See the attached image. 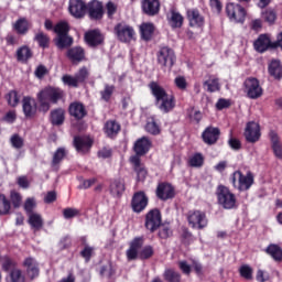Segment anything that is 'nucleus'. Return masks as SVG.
Masks as SVG:
<instances>
[{"mask_svg": "<svg viewBox=\"0 0 282 282\" xmlns=\"http://www.w3.org/2000/svg\"><path fill=\"white\" fill-rule=\"evenodd\" d=\"M94 251H95L94 247L86 246V247H84V250H82V252H79V256H82V258H84V260H86V262H89L91 260Z\"/></svg>", "mask_w": 282, "mask_h": 282, "instance_id": "680f3d73", "label": "nucleus"}, {"mask_svg": "<svg viewBox=\"0 0 282 282\" xmlns=\"http://www.w3.org/2000/svg\"><path fill=\"white\" fill-rule=\"evenodd\" d=\"M112 33L117 36V41L129 44L132 41H135L137 33L133 26L129 25L124 21H121L115 24V29H112Z\"/></svg>", "mask_w": 282, "mask_h": 282, "instance_id": "423d86ee", "label": "nucleus"}, {"mask_svg": "<svg viewBox=\"0 0 282 282\" xmlns=\"http://www.w3.org/2000/svg\"><path fill=\"white\" fill-rule=\"evenodd\" d=\"M66 119V111L63 108H57L51 111L50 113V122L54 127H61L64 124Z\"/></svg>", "mask_w": 282, "mask_h": 282, "instance_id": "bb28decb", "label": "nucleus"}, {"mask_svg": "<svg viewBox=\"0 0 282 282\" xmlns=\"http://www.w3.org/2000/svg\"><path fill=\"white\" fill-rule=\"evenodd\" d=\"M69 31H70V28L67 22H59L54 28V32L57 34V36L68 35Z\"/></svg>", "mask_w": 282, "mask_h": 282, "instance_id": "603ef678", "label": "nucleus"}, {"mask_svg": "<svg viewBox=\"0 0 282 282\" xmlns=\"http://www.w3.org/2000/svg\"><path fill=\"white\" fill-rule=\"evenodd\" d=\"M226 15L229 20L237 23H245L247 18V10L237 3H227L225 8Z\"/></svg>", "mask_w": 282, "mask_h": 282, "instance_id": "9d476101", "label": "nucleus"}, {"mask_svg": "<svg viewBox=\"0 0 282 282\" xmlns=\"http://www.w3.org/2000/svg\"><path fill=\"white\" fill-rule=\"evenodd\" d=\"M268 137L271 143V150L273 152V155L278 160H282V143L279 133L274 130H270Z\"/></svg>", "mask_w": 282, "mask_h": 282, "instance_id": "b1692460", "label": "nucleus"}, {"mask_svg": "<svg viewBox=\"0 0 282 282\" xmlns=\"http://www.w3.org/2000/svg\"><path fill=\"white\" fill-rule=\"evenodd\" d=\"M173 236V230L171 228V226L167 225H163L161 223V227H159V238L166 240L169 238H171Z\"/></svg>", "mask_w": 282, "mask_h": 282, "instance_id": "3c124183", "label": "nucleus"}, {"mask_svg": "<svg viewBox=\"0 0 282 282\" xmlns=\"http://www.w3.org/2000/svg\"><path fill=\"white\" fill-rule=\"evenodd\" d=\"M209 8L216 14H221L223 12V2L220 0H209Z\"/></svg>", "mask_w": 282, "mask_h": 282, "instance_id": "bf43d9fd", "label": "nucleus"}, {"mask_svg": "<svg viewBox=\"0 0 282 282\" xmlns=\"http://www.w3.org/2000/svg\"><path fill=\"white\" fill-rule=\"evenodd\" d=\"M186 220L191 228L203 230L208 226L206 213L202 210H189L186 214Z\"/></svg>", "mask_w": 282, "mask_h": 282, "instance_id": "0eeeda50", "label": "nucleus"}, {"mask_svg": "<svg viewBox=\"0 0 282 282\" xmlns=\"http://www.w3.org/2000/svg\"><path fill=\"white\" fill-rule=\"evenodd\" d=\"M220 135H221V131L219 128L208 126L202 132L200 139L203 143H205L206 145H215L219 141Z\"/></svg>", "mask_w": 282, "mask_h": 282, "instance_id": "dca6fc26", "label": "nucleus"}, {"mask_svg": "<svg viewBox=\"0 0 282 282\" xmlns=\"http://www.w3.org/2000/svg\"><path fill=\"white\" fill-rule=\"evenodd\" d=\"M17 111L15 110H10L7 112V115L2 118V120L9 124H12L17 121Z\"/></svg>", "mask_w": 282, "mask_h": 282, "instance_id": "774afa93", "label": "nucleus"}, {"mask_svg": "<svg viewBox=\"0 0 282 282\" xmlns=\"http://www.w3.org/2000/svg\"><path fill=\"white\" fill-rule=\"evenodd\" d=\"M29 216V225L31 226V228L36 232L40 231L43 226H44V220L42 218V216L40 214L33 213Z\"/></svg>", "mask_w": 282, "mask_h": 282, "instance_id": "72a5a7b5", "label": "nucleus"}, {"mask_svg": "<svg viewBox=\"0 0 282 282\" xmlns=\"http://www.w3.org/2000/svg\"><path fill=\"white\" fill-rule=\"evenodd\" d=\"M89 76H90V72L86 66L79 68V70H77V73H75V79L77 80L78 85L86 84Z\"/></svg>", "mask_w": 282, "mask_h": 282, "instance_id": "37998d69", "label": "nucleus"}, {"mask_svg": "<svg viewBox=\"0 0 282 282\" xmlns=\"http://www.w3.org/2000/svg\"><path fill=\"white\" fill-rule=\"evenodd\" d=\"M36 207V203L34 198H28L24 204V210L26 212L28 216L34 213V208Z\"/></svg>", "mask_w": 282, "mask_h": 282, "instance_id": "e2e57ef3", "label": "nucleus"}, {"mask_svg": "<svg viewBox=\"0 0 282 282\" xmlns=\"http://www.w3.org/2000/svg\"><path fill=\"white\" fill-rule=\"evenodd\" d=\"M94 145V140L88 135H77L74 138L75 150L79 154H87Z\"/></svg>", "mask_w": 282, "mask_h": 282, "instance_id": "aec40b11", "label": "nucleus"}, {"mask_svg": "<svg viewBox=\"0 0 282 282\" xmlns=\"http://www.w3.org/2000/svg\"><path fill=\"white\" fill-rule=\"evenodd\" d=\"M264 252L272 258L273 261L281 263L282 262V248L278 245L270 243Z\"/></svg>", "mask_w": 282, "mask_h": 282, "instance_id": "c756f323", "label": "nucleus"}, {"mask_svg": "<svg viewBox=\"0 0 282 282\" xmlns=\"http://www.w3.org/2000/svg\"><path fill=\"white\" fill-rule=\"evenodd\" d=\"M1 267L4 272H11L12 270L18 269V262L11 258L10 256L6 254L1 257Z\"/></svg>", "mask_w": 282, "mask_h": 282, "instance_id": "f704fd0d", "label": "nucleus"}, {"mask_svg": "<svg viewBox=\"0 0 282 282\" xmlns=\"http://www.w3.org/2000/svg\"><path fill=\"white\" fill-rule=\"evenodd\" d=\"M261 20L264 21L268 25H273L275 24L278 20V13L274 9L271 8H265L263 11L260 13Z\"/></svg>", "mask_w": 282, "mask_h": 282, "instance_id": "2f4dec72", "label": "nucleus"}, {"mask_svg": "<svg viewBox=\"0 0 282 282\" xmlns=\"http://www.w3.org/2000/svg\"><path fill=\"white\" fill-rule=\"evenodd\" d=\"M163 280L165 282H182V274L174 269H165Z\"/></svg>", "mask_w": 282, "mask_h": 282, "instance_id": "4c0bfd02", "label": "nucleus"}, {"mask_svg": "<svg viewBox=\"0 0 282 282\" xmlns=\"http://www.w3.org/2000/svg\"><path fill=\"white\" fill-rule=\"evenodd\" d=\"M86 12H88V19L90 21H101L105 15L104 6L98 0H93L86 6Z\"/></svg>", "mask_w": 282, "mask_h": 282, "instance_id": "4468645a", "label": "nucleus"}, {"mask_svg": "<svg viewBox=\"0 0 282 282\" xmlns=\"http://www.w3.org/2000/svg\"><path fill=\"white\" fill-rule=\"evenodd\" d=\"M161 0H141V12L143 15L154 18L161 12Z\"/></svg>", "mask_w": 282, "mask_h": 282, "instance_id": "f3484780", "label": "nucleus"}, {"mask_svg": "<svg viewBox=\"0 0 282 282\" xmlns=\"http://www.w3.org/2000/svg\"><path fill=\"white\" fill-rule=\"evenodd\" d=\"M117 12L118 6L116 3L112 1L106 3V17H108V20H113Z\"/></svg>", "mask_w": 282, "mask_h": 282, "instance_id": "6e6d98bb", "label": "nucleus"}, {"mask_svg": "<svg viewBox=\"0 0 282 282\" xmlns=\"http://www.w3.org/2000/svg\"><path fill=\"white\" fill-rule=\"evenodd\" d=\"M243 93L249 99L256 100L263 96V88L257 78L250 77L243 82Z\"/></svg>", "mask_w": 282, "mask_h": 282, "instance_id": "6e6552de", "label": "nucleus"}, {"mask_svg": "<svg viewBox=\"0 0 282 282\" xmlns=\"http://www.w3.org/2000/svg\"><path fill=\"white\" fill-rule=\"evenodd\" d=\"M33 57V52L26 45L20 47L17 52L18 62L28 63Z\"/></svg>", "mask_w": 282, "mask_h": 282, "instance_id": "e433bc0d", "label": "nucleus"}, {"mask_svg": "<svg viewBox=\"0 0 282 282\" xmlns=\"http://www.w3.org/2000/svg\"><path fill=\"white\" fill-rule=\"evenodd\" d=\"M205 163V158L202 153H194L187 161L191 167H202Z\"/></svg>", "mask_w": 282, "mask_h": 282, "instance_id": "c03bdc74", "label": "nucleus"}, {"mask_svg": "<svg viewBox=\"0 0 282 282\" xmlns=\"http://www.w3.org/2000/svg\"><path fill=\"white\" fill-rule=\"evenodd\" d=\"M23 267L26 269L28 278L33 281L40 276L41 269L40 263L33 257H28L23 261Z\"/></svg>", "mask_w": 282, "mask_h": 282, "instance_id": "412c9836", "label": "nucleus"}, {"mask_svg": "<svg viewBox=\"0 0 282 282\" xmlns=\"http://www.w3.org/2000/svg\"><path fill=\"white\" fill-rule=\"evenodd\" d=\"M156 62H159V65H161V68H172L176 62V56H175V52L165 46V47H161V50H159V53H156Z\"/></svg>", "mask_w": 282, "mask_h": 282, "instance_id": "9b49d317", "label": "nucleus"}, {"mask_svg": "<svg viewBox=\"0 0 282 282\" xmlns=\"http://www.w3.org/2000/svg\"><path fill=\"white\" fill-rule=\"evenodd\" d=\"M229 182L238 192H247L254 184V175L252 172H247L245 175L241 171H235L230 174Z\"/></svg>", "mask_w": 282, "mask_h": 282, "instance_id": "39448f33", "label": "nucleus"}, {"mask_svg": "<svg viewBox=\"0 0 282 282\" xmlns=\"http://www.w3.org/2000/svg\"><path fill=\"white\" fill-rule=\"evenodd\" d=\"M74 44V39L67 35H61L55 39V45L58 50H69Z\"/></svg>", "mask_w": 282, "mask_h": 282, "instance_id": "473e14b6", "label": "nucleus"}, {"mask_svg": "<svg viewBox=\"0 0 282 282\" xmlns=\"http://www.w3.org/2000/svg\"><path fill=\"white\" fill-rule=\"evenodd\" d=\"M68 112L77 121L83 120L88 115V111H87L85 105L79 101H75V102L70 104L69 108H68Z\"/></svg>", "mask_w": 282, "mask_h": 282, "instance_id": "393cba45", "label": "nucleus"}, {"mask_svg": "<svg viewBox=\"0 0 282 282\" xmlns=\"http://www.w3.org/2000/svg\"><path fill=\"white\" fill-rule=\"evenodd\" d=\"M10 203L13 205L15 209L20 208L22 205L23 197L20 193L12 191L10 193Z\"/></svg>", "mask_w": 282, "mask_h": 282, "instance_id": "5fc2aeb1", "label": "nucleus"}, {"mask_svg": "<svg viewBox=\"0 0 282 282\" xmlns=\"http://www.w3.org/2000/svg\"><path fill=\"white\" fill-rule=\"evenodd\" d=\"M151 148L152 141L148 137L139 139L134 142V147H132L134 155L130 156V164H132V169L137 173V181L139 182H144L148 176V170L142 163L141 156L147 155Z\"/></svg>", "mask_w": 282, "mask_h": 282, "instance_id": "f03ea898", "label": "nucleus"}, {"mask_svg": "<svg viewBox=\"0 0 282 282\" xmlns=\"http://www.w3.org/2000/svg\"><path fill=\"white\" fill-rule=\"evenodd\" d=\"M238 273L240 278L245 279L246 281H252L253 280V268L249 264H242L238 269Z\"/></svg>", "mask_w": 282, "mask_h": 282, "instance_id": "79ce46f5", "label": "nucleus"}, {"mask_svg": "<svg viewBox=\"0 0 282 282\" xmlns=\"http://www.w3.org/2000/svg\"><path fill=\"white\" fill-rule=\"evenodd\" d=\"M69 12L75 19H84L87 14V4L83 0H69Z\"/></svg>", "mask_w": 282, "mask_h": 282, "instance_id": "5701e85b", "label": "nucleus"}, {"mask_svg": "<svg viewBox=\"0 0 282 282\" xmlns=\"http://www.w3.org/2000/svg\"><path fill=\"white\" fill-rule=\"evenodd\" d=\"M116 90V87L113 85H104V89L99 93L101 95V100L109 102L111 100V97Z\"/></svg>", "mask_w": 282, "mask_h": 282, "instance_id": "de8ad7c7", "label": "nucleus"}, {"mask_svg": "<svg viewBox=\"0 0 282 282\" xmlns=\"http://www.w3.org/2000/svg\"><path fill=\"white\" fill-rule=\"evenodd\" d=\"M275 42L271 41L269 34H260L253 42V50L259 54H263L269 50H275Z\"/></svg>", "mask_w": 282, "mask_h": 282, "instance_id": "a211bd4d", "label": "nucleus"}, {"mask_svg": "<svg viewBox=\"0 0 282 282\" xmlns=\"http://www.w3.org/2000/svg\"><path fill=\"white\" fill-rule=\"evenodd\" d=\"M67 156V151L65 148H58L56 150V152L53 155V160H52V166H58L63 160Z\"/></svg>", "mask_w": 282, "mask_h": 282, "instance_id": "a18cd8bd", "label": "nucleus"}, {"mask_svg": "<svg viewBox=\"0 0 282 282\" xmlns=\"http://www.w3.org/2000/svg\"><path fill=\"white\" fill-rule=\"evenodd\" d=\"M178 269H181V272L185 275H191L192 273V267L188 264L186 260L178 261Z\"/></svg>", "mask_w": 282, "mask_h": 282, "instance_id": "69168bd1", "label": "nucleus"}, {"mask_svg": "<svg viewBox=\"0 0 282 282\" xmlns=\"http://www.w3.org/2000/svg\"><path fill=\"white\" fill-rule=\"evenodd\" d=\"M14 30L20 35H25L30 30V23L25 18L19 19L14 24Z\"/></svg>", "mask_w": 282, "mask_h": 282, "instance_id": "a19ab883", "label": "nucleus"}, {"mask_svg": "<svg viewBox=\"0 0 282 282\" xmlns=\"http://www.w3.org/2000/svg\"><path fill=\"white\" fill-rule=\"evenodd\" d=\"M261 128L260 124L254 122V121H249L246 124L245 131H243V137L246 142L254 144L260 141L261 139Z\"/></svg>", "mask_w": 282, "mask_h": 282, "instance_id": "f8f14e48", "label": "nucleus"}, {"mask_svg": "<svg viewBox=\"0 0 282 282\" xmlns=\"http://www.w3.org/2000/svg\"><path fill=\"white\" fill-rule=\"evenodd\" d=\"M186 20L189 28L204 29L205 28V17L202 15L198 9H189L186 11Z\"/></svg>", "mask_w": 282, "mask_h": 282, "instance_id": "6ab92c4d", "label": "nucleus"}, {"mask_svg": "<svg viewBox=\"0 0 282 282\" xmlns=\"http://www.w3.org/2000/svg\"><path fill=\"white\" fill-rule=\"evenodd\" d=\"M11 210V203L6 195L0 194V216L9 215Z\"/></svg>", "mask_w": 282, "mask_h": 282, "instance_id": "09e8293b", "label": "nucleus"}, {"mask_svg": "<svg viewBox=\"0 0 282 282\" xmlns=\"http://www.w3.org/2000/svg\"><path fill=\"white\" fill-rule=\"evenodd\" d=\"M268 73L273 79L281 80L282 79L281 62L278 59H272L268 65Z\"/></svg>", "mask_w": 282, "mask_h": 282, "instance_id": "c85d7f7f", "label": "nucleus"}, {"mask_svg": "<svg viewBox=\"0 0 282 282\" xmlns=\"http://www.w3.org/2000/svg\"><path fill=\"white\" fill-rule=\"evenodd\" d=\"M155 251L152 246H145L139 251V259L141 260H149L154 256Z\"/></svg>", "mask_w": 282, "mask_h": 282, "instance_id": "864d4df0", "label": "nucleus"}, {"mask_svg": "<svg viewBox=\"0 0 282 282\" xmlns=\"http://www.w3.org/2000/svg\"><path fill=\"white\" fill-rule=\"evenodd\" d=\"M11 282H25V276L21 269H14L10 272Z\"/></svg>", "mask_w": 282, "mask_h": 282, "instance_id": "13d9d810", "label": "nucleus"}, {"mask_svg": "<svg viewBox=\"0 0 282 282\" xmlns=\"http://www.w3.org/2000/svg\"><path fill=\"white\" fill-rule=\"evenodd\" d=\"M126 191L124 183L120 180H115L110 183V194L115 197H121Z\"/></svg>", "mask_w": 282, "mask_h": 282, "instance_id": "c9c22d12", "label": "nucleus"}, {"mask_svg": "<svg viewBox=\"0 0 282 282\" xmlns=\"http://www.w3.org/2000/svg\"><path fill=\"white\" fill-rule=\"evenodd\" d=\"M34 41L39 43V46L43 50H46L50 47V42L51 39L47 34L43 33V32H39L35 37Z\"/></svg>", "mask_w": 282, "mask_h": 282, "instance_id": "49530a36", "label": "nucleus"}, {"mask_svg": "<svg viewBox=\"0 0 282 282\" xmlns=\"http://www.w3.org/2000/svg\"><path fill=\"white\" fill-rule=\"evenodd\" d=\"M121 130V126L116 120H108L104 124V133L110 139H115Z\"/></svg>", "mask_w": 282, "mask_h": 282, "instance_id": "cd10ccee", "label": "nucleus"}, {"mask_svg": "<svg viewBox=\"0 0 282 282\" xmlns=\"http://www.w3.org/2000/svg\"><path fill=\"white\" fill-rule=\"evenodd\" d=\"M215 195L217 198V204L226 209H237L238 208V200L237 196L225 185H218L215 191Z\"/></svg>", "mask_w": 282, "mask_h": 282, "instance_id": "20e7f679", "label": "nucleus"}, {"mask_svg": "<svg viewBox=\"0 0 282 282\" xmlns=\"http://www.w3.org/2000/svg\"><path fill=\"white\" fill-rule=\"evenodd\" d=\"M149 205V197L143 191H139L132 195V200L130 202V207H132V212L140 214L142 213Z\"/></svg>", "mask_w": 282, "mask_h": 282, "instance_id": "2eb2a0df", "label": "nucleus"}, {"mask_svg": "<svg viewBox=\"0 0 282 282\" xmlns=\"http://www.w3.org/2000/svg\"><path fill=\"white\" fill-rule=\"evenodd\" d=\"M66 57L74 64L78 65L79 63L86 62V51L82 46L69 47Z\"/></svg>", "mask_w": 282, "mask_h": 282, "instance_id": "4be33fe9", "label": "nucleus"}, {"mask_svg": "<svg viewBox=\"0 0 282 282\" xmlns=\"http://www.w3.org/2000/svg\"><path fill=\"white\" fill-rule=\"evenodd\" d=\"M84 40L86 41V44L90 47H97L101 45L105 42V37L100 33L99 30H93L84 34Z\"/></svg>", "mask_w": 282, "mask_h": 282, "instance_id": "a878e982", "label": "nucleus"}, {"mask_svg": "<svg viewBox=\"0 0 282 282\" xmlns=\"http://www.w3.org/2000/svg\"><path fill=\"white\" fill-rule=\"evenodd\" d=\"M6 99L8 101V105L11 106L12 108L18 107V105L20 104V98L17 90L9 91L6 96Z\"/></svg>", "mask_w": 282, "mask_h": 282, "instance_id": "8fccbe9b", "label": "nucleus"}, {"mask_svg": "<svg viewBox=\"0 0 282 282\" xmlns=\"http://www.w3.org/2000/svg\"><path fill=\"white\" fill-rule=\"evenodd\" d=\"M155 194L161 202H167L175 198L176 189L171 183L162 182L156 185Z\"/></svg>", "mask_w": 282, "mask_h": 282, "instance_id": "ddd939ff", "label": "nucleus"}, {"mask_svg": "<svg viewBox=\"0 0 282 282\" xmlns=\"http://www.w3.org/2000/svg\"><path fill=\"white\" fill-rule=\"evenodd\" d=\"M145 131L152 135H159L161 133L160 126L154 120L145 124Z\"/></svg>", "mask_w": 282, "mask_h": 282, "instance_id": "4d7b16f0", "label": "nucleus"}, {"mask_svg": "<svg viewBox=\"0 0 282 282\" xmlns=\"http://www.w3.org/2000/svg\"><path fill=\"white\" fill-rule=\"evenodd\" d=\"M155 32V26L153 23H143L139 26V33L141 34V40L149 42L152 40Z\"/></svg>", "mask_w": 282, "mask_h": 282, "instance_id": "7c9ffc66", "label": "nucleus"}, {"mask_svg": "<svg viewBox=\"0 0 282 282\" xmlns=\"http://www.w3.org/2000/svg\"><path fill=\"white\" fill-rule=\"evenodd\" d=\"M203 88H206L207 93L220 91L221 86H220L219 78H212V79L205 80L203 83Z\"/></svg>", "mask_w": 282, "mask_h": 282, "instance_id": "ea45409f", "label": "nucleus"}, {"mask_svg": "<svg viewBox=\"0 0 282 282\" xmlns=\"http://www.w3.org/2000/svg\"><path fill=\"white\" fill-rule=\"evenodd\" d=\"M170 13V26H172V29H181L184 24L183 15L175 10H172Z\"/></svg>", "mask_w": 282, "mask_h": 282, "instance_id": "58836bf2", "label": "nucleus"}, {"mask_svg": "<svg viewBox=\"0 0 282 282\" xmlns=\"http://www.w3.org/2000/svg\"><path fill=\"white\" fill-rule=\"evenodd\" d=\"M65 97L64 90L57 87H46L37 95V102L34 98L25 96L22 100V109L26 119H33L37 111L46 115L52 105H57Z\"/></svg>", "mask_w": 282, "mask_h": 282, "instance_id": "f257e3e1", "label": "nucleus"}, {"mask_svg": "<svg viewBox=\"0 0 282 282\" xmlns=\"http://www.w3.org/2000/svg\"><path fill=\"white\" fill-rule=\"evenodd\" d=\"M148 88H150V93L154 97V105H156L159 110L163 111V113H169L176 107L175 97L169 96L166 90L158 82H150Z\"/></svg>", "mask_w": 282, "mask_h": 282, "instance_id": "7ed1b4c3", "label": "nucleus"}, {"mask_svg": "<svg viewBox=\"0 0 282 282\" xmlns=\"http://www.w3.org/2000/svg\"><path fill=\"white\" fill-rule=\"evenodd\" d=\"M162 213L159 208L151 209L145 214V230L154 234L162 226Z\"/></svg>", "mask_w": 282, "mask_h": 282, "instance_id": "1a4fd4ad", "label": "nucleus"}, {"mask_svg": "<svg viewBox=\"0 0 282 282\" xmlns=\"http://www.w3.org/2000/svg\"><path fill=\"white\" fill-rule=\"evenodd\" d=\"M63 83L69 87L73 88H78V82L76 80V76H72V75H64L62 78Z\"/></svg>", "mask_w": 282, "mask_h": 282, "instance_id": "052dcab7", "label": "nucleus"}, {"mask_svg": "<svg viewBox=\"0 0 282 282\" xmlns=\"http://www.w3.org/2000/svg\"><path fill=\"white\" fill-rule=\"evenodd\" d=\"M174 85H176V88H178V90L184 91L187 89V82L186 78L183 76L176 77V79H174Z\"/></svg>", "mask_w": 282, "mask_h": 282, "instance_id": "338daca9", "label": "nucleus"}, {"mask_svg": "<svg viewBox=\"0 0 282 282\" xmlns=\"http://www.w3.org/2000/svg\"><path fill=\"white\" fill-rule=\"evenodd\" d=\"M11 144L14 149H22L24 145V140L19 135V134H14L11 138Z\"/></svg>", "mask_w": 282, "mask_h": 282, "instance_id": "0e129e2a", "label": "nucleus"}]
</instances>
